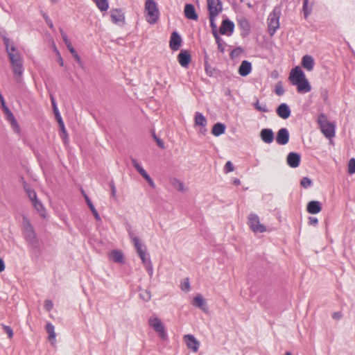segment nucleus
Returning a JSON list of instances; mask_svg holds the SVG:
<instances>
[{"instance_id": "bb28decb", "label": "nucleus", "mask_w": 355, "mask_h": 355, "mask_svg": "<svg viewBox=\"0 0 355 355\" xmlns=\"http://www.w3.org/2000/svg\"><path fill=\"white\" fill-rule=\"evenodd\" d=\"M294 85L297 86V90L299 93H307L311 89V87L306 78Z\"/></svg>"}, {"instance_id": "3c124183", "label": "nucleus", "mask_w": 355, "mask_h": 355, "mask_svg": "<svg viewBox=\"0 0 355 355\" xmlns=\"http://www.w3.org/2000/svg\"><path fill=\"white\" fill-rule=\"evenodd\" d=\"M132 164L139 174L145 171L135 159H132Z\"/></svg>"}, {"instance_id": "8fccbe9b", "label": "nucleus", "mask_w": 355, "mask_h": 355, "mask_svg": "<svg viewBox=\"0 0 355 355\" xmlns=\"http://www.w3.org/2000/svg\"><path fill=\"white\" fill-rule=\"evenodd\" d=\"M1 326L4 331L8 334V338L10 339L12 338L14 336L12 329L10 327L5 324H1Z\"/></svg>"}, {"instance_id": "f257e3e1", "label": "nucleus", "mask_w": 355, "mask_h": 355, "mask_svg": "<svg viewBox=\"0 0 355 355\" xmlns=\"http://www.w3.org/2000/svg\"><path fill=\"white\" fill-rule=\"evenodd\" d=\"M23 234L26 241L32 248L39 249V240L33 225L26 217L23 218Z\"/></svg>"}, {"instance_id": "6e6d98bb", "label": "nucleus", "mask_w": 355, "mask_h": 355, "mask_svg": "<svg viewBox=\"0 0 355 355\" xmlns=\"http://www.w3.org/2000/svg\"><path fill=\"white\" fill-rule=\"evenodd\" d=\"M234 170V167L232 163L230 161L227 162L224 167V172L225 173H228L230 172L233 171Z\"/></svg>"}, {"instance_id": "5701e85b", "label": "nucleus", "mask_w": 355, "mask_h": 355, "mask_svg": "<svg viewBox=\"0 0 355 355\" xmlns=\"http://www.w3.org/2000/svg\"><path fill=\"white\" fill-rule=\"evenodd\" d=\"M192 304L203 311L207 312V306L205 300L201 294H198L193 300Z\"/></svg>"}, {"instance_id": "de8ad7c7", "label": "nucleus", "mask_w": 355, "mask_h": 355, "mask_svg": "<svg viewBox=\"0 0 355 355\" xmlns=\"http://www.w3.org/2000/svg\"><path fill=\"white\" fill-rule=\"evenodd\" d=\"M139 256L141 260L142 263L144 266L146 265L147 263H149L151 261L149 255L147 253V251L144 254H139Z\"/></svg>"}, {"instance_id": "58836bf2", "label": "nucleus", "mask_w": 355, "mask_h": 355, "mask_svg": "<svg viewBox=\"0 0 355 355\" xmlns=\"http://www.w3.org/2000/svg\"><path fill=\"white\" fill-rule=\"evenodd\" d=\"M171 184L173 185V187L176 190L180 191H184V184L182 182H181L180 180H179L177 178H173L171 180Z\"/></svg>"}, {"instance_id": "864d4df0", "label": "nucleus", "mask_w": 355, "mask_h": 355, "mask_svg": "<svg viewBox=\"0 0 355 355\" xmlns=\"http://www.w3.org/2000/svg\"><path fill=\"white\" fill-rule=\"evenodd\" d=\"M42 13V17H44L46 23L47 24V25L49 26V27L51 28V29H53L54 28V26H53V24L51 21V19L49 17V16L44 12H41Z\"/></svg>"}, {"instance_id": "4c0bfd02", "label": "nucleus", "mask_w": 355, "mask_h": 355, "mask_svg": "<svg viewBox=\"0 0 355 355\" xmlns=\"http://www.w3.org/2000/svg\"><path fill=\"white\" fill-rule=\"evenodd\" d=\"M101 11H106L109 8L107 0H93Z\"/></svg>"}, {"instance_id": "13d9d810", "label": "nucleus", "mask_w": 355, "mask_h": 355, "mask_svg": "<svg viewBox=\"0 0 355 355\" xmlns=\"http://www.w3.org/2000/svg\"><path fill=\"white\" fill-rule=\"evenodd\" d=\"M153 137L157 144V145L162 149H164L165 148V145H164V142L161 139H159V137H157L156 136V135L155 133H153Z\"/></svg>"}, {"instance_id": "a18cd8bd", "label": "nucleus", "mask_w": 355, "mask_h": 355, "mask_svg": "<svg viewBox=\"0 0 355 355\" xmlns=\"http://www.w3.org/2000/svg\"><path fill=\"white\" fill-rule=\"evenodd\" d=\"M347 172L350 175L355 173V158H352L349 159L348 163Z\"/></svg>"}, {"instance_id": "20e7f679", "label": "nucleus", "mask_w": 355, "mask_h": 355, "mask_svg": "<svg viewBox=\"0 0 355 355\" xmlns=\"http://www.w3.org/2000/svg\"><path fill=\"white\" fill-rule=\"evenodd\" d=\"M281 15L280 8L275 7L270 13L268 18V32L270 35L272 36L279 27V17Z\"/></svg>"}, {"instance_id": "c03bdc74", "label": "nucleus", "mask_w": 355, "mask_h": 355, "mask_svg": "<svg viewBox=\"0 0 355 355\" xmlns=\"http://www.w3.org/2000/svg\"><path fill=\"white\" fill-rule=\"evenodd\" d=\"M254 106L256 110L262 112H268L269 110L268 109L266 104L260 105L259 100L254 103Z\"/></svg>"}, {"instance_id": "4468645a", "label": "nucleus", "mask_w": 355, "mask_h": 355, "mask_svg": "<svg viewBox=\"0 0 355 355\" xmlns=\"http://www.w3.org/2000/svg\"><path fill=\"white\" fill-rule=\"evenodd\" d=\"M11 68L12 70V73L17 80V82H20L21 80V76L24 73V64L23 61H18L15 62H12Z\"/></svg>"}, {"instance_id": "bf43d9fd", "label": "nucleus", "mask_w": 355, "mask_h": 355, "mask_svg": "<svg viewBox=\"0 0 355 355\" xmlns=\"http://www.w3.org/2000/svg\"><path fill=\"white\" fill-rule=\"evenodd\" d=\"M71 55H73V57L75 58V60H76V62L80 64V65H83V62H82V60H81V58L79 56V55L78 54L77 51L76 50H73L71 51Z\"/></svg>"}, {"instance_id": "c9c22d12", "label": "nucleus", "mask_w": 355, "mask_h": 355, "mask_svg": "<svg viewBox=\"0 0 355 355\" xmlns=\"http://www.w3.org/2000/svg\"><path fill=\"white\" fill-rule=\"evenodd\" d=\"M214 37L216 40V42L218 45V49L221 52H225V42L219 36L218 33H214Z\"/></svg>"}, {"instance_id": "69168bd1", "label": "nucleus", "mask_w": 355, "mask_h": 355, "mask_svg": "<svg viewBox=\"0 0 355 355\" xmlns=\"http://www.w3.org/2000/svg\"><path fill=\"white\" fill-rule=\"evenodd\" d=\"M145 180L147 181V182L148 183V184L150 186L151 188H153V189L155 188V184L150 175L146 177L145 178Z\"/></svg>"}, {"instance_id": "79ce46f5", "label": "nucleus", "mask_w": 355, "mask_h": 355, "mask_svg": "<svg viewBox=\"0 0 355 355\" xmlns=\"http://www.w3.org/2000/svg\"><path fill=\"white\" fill-rule=\"evenodd\" d=\"M139 297L145 302H148L151 299L150 292L148 290H141L139 293Z\"/></svg>"}, {"instance_id": "39448f33", "label": "nucleus", "mask_w": 355, "mask_h": 355, "mask_svg": "<svg viewBox=\"0 0 355 355\" xmlns=\"http://www.w3.org/2000/svg\"><path fill=\"white\" fill-rule=\"evenodd\" d=\"M3 40L4 45L6 46V51L8 54V58L10 63L18 61H23V59L20 53L16 49L15 46H14L13 45L10 46V40L6 37H3Z\"/></svg>"}, {"instance_id": "f3484780", "label": "nucleus", "mask_w": 355, "mask_h": 355, "mask_svg": "<svg viewBox=\"0 0 355 355\" xmlns=\"http://www.w3.org/2000/svg\"><path fill=\"white\" fill-rule=\"evenodd\" d=\"M182 43V38L180 35L176 32L174 31L171 33L169 46L173 51H178Z\"/></svg>"}, {"instance_id": "b1692460", "label": "nucleus", "mask_w": 355, "mask_h": 355, "mask_svg": "<svg viewBox=\"0 0 355 355\" xmlns=\"http://www.w3.org/2000/svg\"><path fill=\"white\" fill-rule=\"evenodd\" d=\"M301 64L305 69L311 71L315 64L314 59L311 55H305L302 57Z\"/></svg>"}, {"instance_id": "603ef678", "label": "nucleus", "mask_w": 355, "mask_h": 355, "mask_svg": "<svg viewBox=\"0 0 355 355\" xmlns=\"http://www.w3.org/2000/svg\"><path fill=\"white\" fill-rule=\"evenodd\" d=\"M181 289L182 291H185L187 292L189 291L190 290V283L189 278H187L181 283Z\"/></svg>"}, {"instance_id": "a19ab883", "label": "nucleus", "mask_w": 355, "mask_h": 355, "mask_svg": "<svg viewBox=\"0 0 355 355\" xmlns=\"http://www.w3.org/2000/svg\"><path fill=\"white\" fill-rule=\"evenodd\" d=\"M1 107H2V109H3V112L6 113V114L8 116V118L9 119L12 120L13 121L16 122L13 114L10 110V109L7 107V105L6 104V102L1 103Z\"/></svg>"}, {"instance_id": "2f4dec72", "label": "nucleus", "mask_w": 355, "mask_h": 355, "mask_svg": "<svg viewBox=\"0 0 355 355\" xmlns=\"http://www.w3.org/2000/svg\"><path fill=\"white\" fill-rule=\"evenodd\" d=\"M204 65L206 73L211 77L215 76L218 73V71L215 67H211L208 62V56L207 54L205 55Z\"/></svg>"}, {"instance_id": "a878e982", "label": "nucleus", "mask_w": 355, "mask_h": 355, "mask_svg": "<svg viewBox=\"0 0 355 355\" xmlns=\"http://www.w3.org/2000/svg\"><path fill=\"white\" fill-rule=\"evenodd\" d=\"M127 231L128 232V235L130 238L131 239L135 250L141 248L144 245L141 243V240L139 239V237L135 234V232L132 230V227L130 225L127 227Z\"/></svg>"}, {"instance_id": "f704fd0d", "label": "nucleus", "mask_w": 355, "mask_h": 355, "mask_svg": "<svg viewBox=\"0 0 355 355\" xmlns=\"http://www.w3.org/2000/svg\"><path fill=\"white\" fill-rule=\"evenodd\" d=\"M46 331L49 334V340L53 344L55 339V333L54 326L49 322L46 325Z\"/></svg>"}, {"instance_id": "0eeeda50", "label": "nucleus", "mask_w": 355, "mask_h": 355, "mask_svg": "<svg viewBox=\"0 0 355 355\" xmlns=\"http://www.w3.org/2000/svg\"><path fill=\"white\" fill-rule=\"evenodd\" d=\"M209 15L217 17L223 11V3L220 0H207Z\"/></svg>"}, {"instance_id": "423d86ee", "label": "nucleus", "mask_w": 355, "mask_h": 355, "mask_svg": "<svg viewBox=\"0 0 355 355\" xmlns=\"http://www.w3.org/2000/svg\"><path fill=\"white\" fill-rule=\"evenodd\" d=\"M248 224L254 233H263L266 231V227L260 223L259 218L255 214H250L248 216Z\"/></svg>"}, {"instance_id": "4be33fe9", "label": "nucleus", "mask_w": 355, "mask_h": 355, "mask_svg": "<svg viewBox=\"0 0 355 355\" xmlns=\"http://www.w3.org/2000/svg\"><path fill=\"white\" fill-rule=\"evenodd\" d=\"M184 12L185 17L189 19L197 20L198 19V14L196 13L195 7L193 4H186Z\"/></svg>"}, {"instance_id": "dca6fc26", "label": "nucleus", "mask_w": 355, "mask_h": 355, "mask_svg": "<svg viewBox=\"0 0 355 355\" xmlns=\"http://www.w3.org/2000/svg\"><path fill=\"white\" fill-rule=\"evenodd\" d=\"M178 60L182 67H187L191 61V56L187 50H181L178 55Z\"/></svg>"}, {"instance_id": "c756f323", "label": "nucleus", "mask_w": 355, "mask_h": 355, "mask_svg": "<svg viewBox=\"0 0 355 355\" xmlns=\"http://www.w3.org/2000/svg\"><path fill=\"white\" fill-rule=\"evenodd\" d=\"M225 129L226 127L225 124L218 122L212 127L211 134L215 137H218L225 133Z\"/></svg>"}, {"instance_id": "2eb2a0df", "label": "nucleus", "mask_w": 355, "mask_h": 355, "mask_svg": "<svg viewBox=\"0 0 355 355\" xmlns=\"http://www.w3.org/2000/svg\"><path fill=\"white\" fill-rule=\"evenodd\" d=\"M301 160V156L297 153H289L286 157L287 164L291 168L299 166Z\"/></svg>"}, {"instance_id": "c85d7f7f", "label": "nucleus", "mask_w": 355, "mask_h": 355, "mask_svg": "<svg viewBox=\"0 0 355 355\" xmlns=\"http://www.w3.org/2000/svg\"><path fill=\"white\" fill-rule=\"evenodd\" d=\"M207 124V120L205 116L201 112H196L194 117L195 126H201L202 128H205Z\"/></svg>"}, {"instance_id": "6e6552de", "label": "nucleus", "mask_w": 355, "mask_h": 355, "mask_svg": "<svg viewBox=\"0 0 355 355\" xmlns=\"http://www.w3.org/2000/svg\"><path fill=\"white\" fill-rule=\"evenodd\" d=\"M149 324L154 330L159 334V336L163 340H165L167 338V334L164 329V327L157 317L150 318Z\"/></svg>"}, {"instance_id": "e2e57ef3", "label": "nucleus", "mask_w": 355, "mask_h": 355, "mask_svg": "<svg viewBox=\"0 0 355 355\" xmlns=\"http://www.w3.org/2000/svg\"><path fill=\"white\" fill-rule=\"evenodd\" d=\"M55 51L56 52V55H57V60H58V62L59 63V64L61 66V67H63L64 66V62H63V60H62V58L60 53V52L58 51V50L55 48Z\"/></svg>"}, {"instance_id": "37998d69", "label": "nucleus", "mask_w": 355, "mask_h": 355, "mask_svg": "<svg viewBox=\"0 0 355 355\" xmlns=\"http://www.w3.org/2000/svg\"><path fill=\"white\" fill-rule=\"evenodd\" d=\"M275 92L277 96H282L284 94L285 91L283 88L282 81H279L278 83H276L275 86Z\"/></svg>"}, {"instance_id": "412c9836", "label": "nucleus", "mask_w": 355, "mask_h": 355, "mask_svg": "<svg viewBox=\"0 0 355 355\" xmlns=\"http://www.w3.org/2000/svg\"><path fill=\"white\" fill-rule=\"evenodd\" d=\"M322 210V204L317 200H311L306 205V211L311 214H316Z\"/></svg>"}, {"instance_id": "0e129e2a", "label": "nucleus", "mask_w": 355, "mask_h": 355, "mask_svg": "<svg viewBox=\"0 0 355 355\" xmlns=\"http://www.w3.org/2000/svg\"><path fill=\"white\" fill-rule=\"evenodd\" d=\"M318 223V220L316 217L309 216V224L310 225L315 226Z\"/></svg>"}, {"instance_id": "7c9ffc66", "label": "nucleus", "mask_w": 355, "mask_h": 355, "mask_svg": "<svg viewBox=\"0 0 355 355\" xmlns=\"http://www.w3.org/2000/svg\"><path fill=\"white\" fill-rule=\"evenodd\" d=\"M110 257L116 263H122L124 262L123 254L121 250H112L110 254Z\"/></svg>"}, {"instance_id": "cd10ccee", "label": "nucleus", "mask_w": 355, "mask_h": 355, "mask_svg": "<svg viewBox=\"0 0 355 355\" xmlns=\"http://www.w3.org/2000/svg\"><path fill=\"white\" fill-rule=\"evenodd\" d=\"M21 180H22V184H23L24 189L26 193L27 194L28 198L30 199V200L33 201L35 199L37 198V193H36L35 191L33 189H32L28 183L26 182V181L24 180V178L23 177L21 178Z\"/></svg>"}, {"instance_id": "ddd939ff", "label": "nucleus", "mask_w": 355, "mask_h": 355, "mask_svg": "<svg viewBox=\"0 0 355 355\" xmlns=\"http://www.w3.org/2000/svg\"><path fill=\"white\" fill-rule=\"evenodd\" d=\"M289 137L288 130L286 128H282L277 133L276 142L279 145H286L289 141Z\"/></svg>"}, {"instance_id": "f03ea898", "label": "nucleus", "mask_w": 355, "mask_h": 355, "mask_svg": "<svg viewBox=\"0 0 355 355\" xmlns=\"http://www.w3.org/2000/svg\"><path fill=\"white\" fill-rule=\"evenodd\" d=\"M317 121L320 131L327 138L331 139L335 136L336 125L329 122L324 113L319 114Z\"/></svg>"}, {"instance_id": "052dcab7", "label": "nucleus", "mask_w": 355, "mask_h": 355, "mask_svg": "<svg viewBox=\"0 0 355 355\" xmlns=\"http://www.w3.org/2000/svg\"><path fill=\"white\" fill-rule=\"evenodd\" d=\"M53 308V302L51 300H46L44 301V309L47 311H50Z\"/></svg>"}, {"instance_id": "473e14b6", "label": "nucleus", "mask_w": 355, "mask_h": 355, "mask_svg": "<svg viewBox=\"0 0 355 355\" xmlns=\"http://www.w3.org/2000/svg\"><path fill=\"white\" fill-rule=\"evenodd\" d=\"M31 202L33 207L37 211L40 215L44 218L46 216V209L41 201L38 200V198H36Z\"/></svg>"}, {"instance_id": "e433bc0d", "label": "nucleus", "mask_w": 355, "mask_h": 355, "mask_svg": "<svg viewBox=\"0 0 355 355\" xmlns=\"http://www.w3.org/2000/svg\"><path fill=\"white\" fill-rule=\"evenodd\" d=\"M60 33H61L62 38L65 45L67 46V49H69V52L71 53V51L76 50L73 48V46H72V44H71V41L69 40V39L68 38L67 35L66 34L65 32L63 31L62 29H60Z\"/></svg>"}, {"instance_id": "338daca9", "label": "nucleus", "mask_w": 355, "mask_h": 355, "mask_svg": "<svg viewBox=\"0 0 355 355\" xmlns=\"http://www.w3.org/2000/svg\"><path fill=\"white\" fill-rule=\"evenodd\" d=\"M342 313L340 311L334 312L332 315V318L337 320H340L342 318Z\"/></svg>"}, {"instance_id": "09e8293b", "label": "nucleus", "mask_w": 355, "mask_h": 355, "mask_svg": "<svg viewBox=\"0 0 355 355\" xmlns=\"http://www.w3.org/2000/svg\"><path fill=\"white\" fill-rule=\"evenodd\" d=\"M209 20H210V26L211 28V32H212V34L214 35V33H218V31H217V26L215 23V18L216 17H211V15H209Z\"/></svg>"}, {"instance_id": "a211bd4d", "label": "nucleus", "mask_w": 355, "mask_h": 355, "mask_svg": "<svg viewBox=\"0 0 355 355\" xmlns=\"http://www.w3.org/2000/svg\"><path fill=\"white\" fill-rule=\"evenodd\" d=\"M277 114L283 119H286L291 116V109L286 103H281L276 109Z\"/></svg>"}, {"instance_id": "4d7b16f0", "label": "nucleus", "mask_w": 355, "mask_h": 355, "mask_svg": "<svg viewBox=\"0 0 355 355\" xmlns=\"http://www.w3.org/2000/svg\"><path fill=\"white\" fill-rule=\"evenodd\" d=\"M110 189H111V196H112V197L113 198L116 199V189L115 184H114L113 180H111L110 182Z\"/></svg>"}, {"instance_id": "9b49d317", "label": "nucleus", "mask_w": 355, "mask_h": 355, "mask_svg": "<svg viewBox=\"0 0 355 355\" xmlns=\"http://www.w3.org/2000/svg\"><path fill=\"white\" fill-rule=\"evenodd\" d=\"M305 78V74L300 67L292 69L289 75V80L293 85L298 84Z\"/></svg>"}, {"instance_id": "5fc2aeb1", "label": "nucleus", "mask_w": 355, "mask_h": 355, "mask_svg": "<svg viewBox=\"0 0 355 355\" xmlns=\"http://www.w3.org/2000/svg\"><path fill=\"white\" fill-rule=\"evenodd\" d=\"M242 52V49L241 47H237L236 49H234L231 52H230V58L232 59H234V58L236 57H238L239 55Z\"/></svg>"}, {"instance_id": "6ab92c4d", "label": "nucleus", "mask_w": 355, "mask_h": 355, "mask_svg": "<svg viewBox=\"0 0 355 355\" xmlns=\"http://www.w3.org/2000/svg\"><path fill=\"white\" fill-rule=\"evenodd\" d=\"M184 339L188 348L193 352L198 351L200 343L193 336L190 334L185 335Z\"/></svg>"}, {"instance_id": "774afa93", "label": "nucleus", "mask_w": 355, "mask_h": 355, "mask_svg": "<svg viewBox=\"0 0 355 355\" xmlns=\"http://www.w3.org/2000/svg\"><path fill=\"white\" fill-rule=\"evenodd\" d=\"M136 251L139 255L144 254L147 251L146 247V245H144L141 248H139L136 249Z\"/></svg>"}, {"instance_id": "aec40b11", "label": "nucleus", "mask_w": 355, "mask_h": 355, "mask_svg": "<svg viewBox=\"0 0 355 355\" xmlns=\"http://www.w3.org/2000/svg\"><path fill=\"white\" fill-rule=\"evenodd\" d=\"M260 137L266 144H270L274 140V132L272 129L263 128L260 132Z\"/></svg>"}, {"instance_id": "9d476101", "label": "nucleus", "mask_w": 355, "mask_h": 355, "mask_svg": "<svg viewBox=\"0 0 355 355\" xmlns=\"http://www.w3.org/2000/svg\"><path fill=\"white\" fill-rule=\"evenodd\" d=\"M238 26L241 30V35L242 37H248L251 31V26L248 19L245 17H239L237 18Z\"/></svg>"}, {"instance_id": "72a5a7b5", "label": "nucleus", "mask_w": 355, "mask_h": 355, "mask_svg": "<svg viewBox=\"0 0 355 355\" xmlns=\"http://www.w3.org/2000/svg\"><path fill=\"white\" fill-rule=\"evenodd\" d=\"M84 196H85V199L87 202V205H88L91 211L92 212L95 219L100 221L101 220V218L98 211H96V208L94 207L93 203L92 202L91 200L86 194H84Z\"/></svg>"}, {"instance_id": "49530a36", "label": "nucleus", "mask_w": 355, "mask_h": 355, "mask_svg": "<svg viewBox=\"0 0 355 355\" xmlns=\"http://www.w3.org/2000/svg\"><path fill=\"white\" fill-rule=\"evenodd\" d=\"M311 184H312L311 180L307 177L302 178L300 181V185L305 189L310 187L311 186Z\"/></svg>"}, {"instance_id": "f8f14e48", "label": "nucleus", "mask_w": 355, "mask_h": 355, "mask_svg": "<svg viewBox=\"0 0 355 355\" xmlns=\"http://www.w3.org/2000/svg\"><path fill=\"white\" fill-rule=\"evenodd\" d=\"M234 30V24L229 19H225L222 21L219 28V33L221 35H231Z\"/></svg>"}, {"instance_id": "7ed1b4c3", "label": "nucleus", "mask_w": 355, "mask_h": 355, "mask_svg": "<svg viewBox=\"0 0 355 355\" xmlns=\"http://www.w3.org/2000/svg\"><path fill=\"white\" fill-rule=\"evenodd\" d=\"M145 10L147 12V21L150 24L156 23L159 19V11L155 1L147 0L145 3Z\"/></svg>"}, {"instance_id": "680f3d73", "label": "nucleus", "mask_w": 355, "mask_h": 355, "mask_svg": "<svg viewBox=\"0 0 355 355\" xmlns=\"http://www.w3.org/2000/svg\"><path fill=\"white\" fill-rule=\"evenodd\" d=\"M144 266H145L147 272H148L149 276L152 277L153 274V268L152 262L150 261L149 263H147Z\"/></svg>"}, {"instance_id": "393cba45", "label": "nucleus", "mask_w": 355, "mask_h": 355, "mask_svg": "<svg viewBox=\"0 0 355 355\" xmlns=\"http://www.w3.org/2000/svg\"><path fill=\"white\" fill-rule=\"evenodd\" d=\"M252 71V64L248 60H243L241 62V65L239 67V73L241 76H246L250 73Z\"/></svg>"}, {"instance_id": "1a4fd4ad", "label": "nucleus", "mask_w": 355, "mask_h": 355, "mask_svg": "<svg viewBox=\"0 0 355 355\" xmlns=\"http://www.w3.org/2000/svg\"><path fill=\"white\" fill-rule=\"evenodd\" d=\"M110 17L112 21L119 26H123L125 24V15L120 8L111 10Z\"/></svg>"}, {"instance_id": "ea45409f", "label": "nucleus", "mask_w": 355, "mask_h": 355, "mask_svg": "<svg viewBox=\"0 0 355 355\" xmlns=\"http://www.w3.org/2000/svg\"><path fill=\"white\" fill-rule=\"evenodd\" d=\"M302 10L304 12V18L306 19L309 15L311 14L312 10V6H309V0H304L303 1V6Z\"/></svg>"}]
</instances>
